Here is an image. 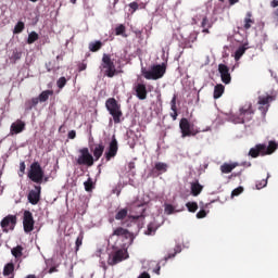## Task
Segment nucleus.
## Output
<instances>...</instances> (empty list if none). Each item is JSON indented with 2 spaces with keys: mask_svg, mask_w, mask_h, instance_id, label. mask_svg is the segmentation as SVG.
<instances>
[{
  "mask_svg": "<svg viewBox=\"0 0 278 278\" xmlns=\"http://www.w3.org/2000/svg\"><path fill=\"white\" fill-rule=\"evenodd\" d=\"M278 149V143L275 141H269L268 147L264 143H258L249 151L250 157H260V155H273L275 150Z\"/></svg>",
  "mask_w": 278,
  "mask_h": 278,
  "instance_id": "nucleus-1",
  "label": "nucleus"
},
{
  "mask_svg": "<svg viewBox=\"0 0 278 278\" xmlns=\"http://www.w3.org/2000/svg\"><path fill=\"white\" fill-rule=\"evenodd\" d=\"M141 74L144 77V79H153L154 81L157 79H162L164 75L166 74V64H156L151 66V71H148L147 68H141Z\"/></svg>",
  "mask_w": 278,
  "mask_h": 278,
  "instance_id": "nucleus-2",
  "label": "nucleus"
},
{
  "mask_svg": "<svg viewBox=\"0 0 278 278\" xmlns=\"http://www.w3.org/2000/svg\"><path fill=\"white\" fill-rule=\"evenodd\" d=\"M254 115L255 110H253V104L251 102L245 103L243 106L239 109L238 116H233V123H249L250 121H253Z\"/></svg>",
  "mask_w": 278,
  "mask_h": 278,
  "instance_id": "nucleus-3",
  "label": "nucleus"
},
{
  "mask_svg": "<svg viewBox=\"0 0 278 278\" xmlns=\"http://www.w3.org/2000/svg\"><path fill=\"white\" fill-rule=\"evenodd\" d=\"M105 108L113 117L115 125H118V123H121V117L123 116V111L121 110L118 101H116L115 98H109L105 101Z\"/></svg>",
  "mask_w": 278,
  "mask_h": 278,
  "instance_id": "nucleus-4",
  "label": "nucleus"
},
{
  "mask_svg": "<svg viewBox=\"0 0 278 278\" xmlns=\"http://www.w3.org/2000/svg\"><path fill=\"white\" fill-rule=\"evenodd\" d=\"M101 68H103L104 75L106 77L112 78L115 75H118V72L116 71V65L114 64V61H112V55L110 54H103Z\"/></svg>",
  "mask_w": 278,
  "mask_h": 278,
  "instance_id": "nucleus-5",
  "label": "nucleus"
},
{
  "mask_svg": "<svg viewBox=\"0 0 278 278\" xmlns=\"http://www.w3.org/2000/svg\"><path fill=\"white\" fill-rule=\"evenodd\" d=\"M179 128L181 131V138H190L192 136H197V134L200 132V130L194 127V124H190V121H188L186 117L180 119Z\"/></svg>",
  "mask_w": 278,
  "mask_h": 278,
  "instance_id": "nucleus-6",
  "label": "nucleus"
},
{
  "mask_svg": "<svg viewBox=\"0 0 278 278\" xmlns=\"http://www.w3.org/2000/svg\"><path fill=\"white\" fill-rule=\"evenodd\" d=\"M78 153L79 155L76 159L78 166H94V156H92L88 148L79 149Z\"/></svg>",
  "mask_w": 278,
  "mask_h": 278,
  "instance_id": "nucleus-7",
  "label": "nucleus"
},
{
  "mask_svg": "<svg viewBox=\"0 0 278 278\" xmlns=\"http://www.w3.org/2000/svg\"><path fill=\"white\" fill-rule=\"evenodd\" d=\"M28 177L35 184H42V179H45V170H42V167L40 166V163L34 162L30 165V169L28 172Z\"/></svg>",
  "mask_w": 278,
  "mask_h": 278,
  "instance_id": "nucleus-8",
  "label": "nucleus"
},
{
  "mask_svg": "<svg viewBox=\"0 0 278 278\" xmlns=\"http://www.w3.org/2000/svg\"><path fill=\"white\" fill-rule=\"evenodd\" d=\"M277 99L276 96H260L258 97V110L262 113V117L265 118L266 114L268 113V110H270V103H273V101H275Z\"/></svg>",
  "mask_w": 278,
  "mask_h": 278,
  "instance_id": "nucleus-9",
  "label": "nucleus"
},
{
  "mask_svg": "<svg viewBox=\"0 0 278 278\" xmlns=\"http://www.w3.org/2000/svg\"><path fill=\"white\" fill-rule=\"evenodd\" d=\"M127 257H129L127 250L119 249L109 255L108 264L109 266H116V264H121V262H124V260H127Z\"/></svg>",
  "mask_w": 278,
  "mask_h": 278,
  "instance_id": "nucleus-10",
  "label": "nucleus"
},
{
  "mask_svg": "<svg viewBox=\"0 0 278 278\" xmlns=\"http://www.w3.org/2000/svg\"><path fill=\"white\" fill-rule=\"evenodd\" d=\"M16 215L5 216L0 223L2 231L4 233H8V231H14V228L16 227Z\"/></svg>",
  "mask_w": 278,
  "mask_h": 278,
  "instance_id": "nucleus-11",
  "label": "nucleus"
},
{
  "mask_svg": "<svg viewBox=\"0 0 278 278\" xmlns=\"http://www.w3.org/2000/svg\"><path fill=\"white\" fill-rule=\"evenodd\" d=\"M118 153V141L116 140V137L113 136L111 142L109 143L108 151L104 153V157L106 162H110V160L114 159L115 155Z\"/></svg>",
  "mask_w": 278,
  "mask_h": 278,
  "instance_id": "nucleus-12",
  "label": "nucleus"
},
{
  "mask_svg": "<svg viewBox=\"0 0 278 278\" xmlns=\"http://www.w3.org/2000/svg\"><path fill=\"white\" fill-rule=\"evenodd\" d=\"M34 225H36V222L34 220V214H31L29 211H25L23 217V227L25 233H31Z\"/></svg>",
  "mask_w": 278,
  "mask_h": 278,
  "instance_id": "nucleus-13",
  "label": "nucleus"
},
{
  "mask_svg": "<svg viewBox=\"0 0 278 278\" xmlns=\"http://www.w3.org/2000/svg\"><path fill=\"white\" fill-rule=\"evenodd\" d=\"M40 190H42L40 186H35V190L29 191L28 201L31 205H38L40 202Z\"/></svg>",
  "mask_w": 278,
  "mask_h": 278,
  "instance_id": "nucleus-14",
  "label": "nucleus"
},
{
  "mask_svg": "<svg viewBox=\"0 0 278 278\" xmlns=\"http://www.w3.org/2000/svg\"><path fill=\"white\" fill-rule=\"evenodd\" d=\"M168 170V165L166 163L157 162L154 165V168L151 169L150 176L151 177H160L162 173H166Z\"/></svg>",
  "mask_w": 278,
  "mask_h": 278,
  "instance_id": "nucleus-15",
  "label": "nucleus"
},
{
  "mask_svg": "<svg viewBox=\"0 0 278 278\" xmlns=\"http://www.w3.org/2000/svg\"><path fill=\"white\" fill-rule=\"evenodd\" d=\"M218 72L223 84H231V74H229V67L225 64L218 65Z\"/></svg>",
  "mask_w": 278,
  "mask_h": 278,
  "instance_id": "nucleus-16",
  "label": "nucleus"
},
{
  "mask_svg": "<svg viewBox=\"0 0 278 278\" xmlns=\"http://www.w3.org/2000/svg\"><path fill=\"white\" fill-rule=\"evenodd\" d=\"M135 92H136V97L137 99H139V101H144V99H147V94H149V91H147V85L144 84H137L134 88Z\"/></svg>",
  "mask_w": 278,
  "mask_h": 278,
  "instance_id": "nucleus-17",
  "label": "nucleus"
},
{
  "mask_svg": "<svg viewBox=\"0 0 278 278\" xmlns=\"http://www.w3.org/2000/svg\"><path fill=\"white\" fill-rule=\"evenodd\" d=\"M114 236H116L117 238H126V240L129 238L130 240H134L131 232H129L126 228L123 227L115 228L110 238H114Z\"/></svg>",
  "mask_w": 278,
  "mask_h": 278,
  "instance_id": "nucleus-18",
  "label": "nucleus"
},
{
  "mask_svg": "<svg viewBox=\"0 0 278 278\" xmlns=\"http://www.w3.org/2000/svg\"><path fill=\"white\" fill-rule=\"evenodd\" d=\"M25 126H26L25 122H23L22 119H16V122H14L11 125V128H10L11 136L23 134V131H25Z\"/></svg>",
  "mask_w": 278,
  "mask_h": 278,
  "instance_id": "nucleus-19",
  "label": "nucleus"
},
{
  "mask_svg": "<svg viewBox=\"0 0 278 278\" xmlns=\"http://www.w3.org/2000/svg\"><path fill=\"white\" fill-rule=\"evenodd\" d=\"M253 25H255V20L253 18V13L249 11L243 20V29H245V31H249V29L253 27Z\"/></svg>",
  "mask_w": 278,
  "mask_h": 278,
  "instance_id": "nucleus-20",
  "label": "nucleus"
},
{
  "mask_svg": "<svg viewBox=\"0 0 278 278\" xmlns=\"http://www.w3.org/2000/svg\"><path fill=\"white\" fill-rule=\"evenodd\" d=\"M104 151H105V146L103 144V142L96 144L93 149V157H94L93 160L96 162H99Z\"/></svg>",
  "mask_w": 278,
  "mask_h": 278,
  "instance_id": "nucleus-21",
  "label": "nucleus"
},
{
  "mask_svg": "<svg viewBox=\"0 0 278 278\" xmlns=\"http://www.w3.org/2000/svg\"><path fill=\"white\" fill-rule=\"evenodd\" d=\"M23 251H25L23 245H16L15 248H12L11 254L13 257H15V262H21V257H23Z\"/></svg>",
  "mask_w": 278,
  "mask_h": 278,
  "instance_id": "nucleus-22",
  "label": "nucleus"
},
{
  "mask_svg": "<svg viewBox=\"0 0 278 278\" xmlns=\"http://www.w3.org/2000/svg\"><path fill=\"white\" fill-rule=\"evenodd\" d=\"M201 192H203V186L199 182V180L191 182L192 197H199V194H201Z\"/></svg>",
  "mask_w": 278,
  "mask_h": 278,
  "instance_id": "nucleus-23",
  "label": "nucleus"
},
{
  "mask_svg": "<svg viewBox=\"0 0 278 278\" xmlns=\"http://www.w3.org/2000/svg\"><path fill=\"white\" fill-rule=\"evenodd\" d=\"M238 166V163H224L220 166V172L224 173L225 175H229V173H231L233 170V168H236Z\"/></svg>",
  "mask_w": 278,
  "mask_h": 278,
  "instance_id": "nucleus-24",
  "label": "nucleus"
},
{
  "mask_svg": "<svg viewBox=\"0 0 278 278\" xmlns=\"http://www.w3.org/2000/svg\"><path fill=\"white\" fill-rule=\"evenodd\" d=\"M49 97H53V90L42 91L37 99L39 103H46V101H49Z\"/></svg>",
  "mask_w": 278,
  "mask_h": 278,
  "instance_id": "nucleus-25",
  "label": "nucleus"
},
{
  "mask_svg": "<svg viewBox=\"0 0 278 278\" xmlns=\"http://www.w3.org/2000/svg\"><path fill=\"white\" fill-rule=\"evenodd\" d=\"M155 231H157V224L155 222H151L147 226V230H144L146 236H155Z\"/></svg>",
  "mask_w": 278,
  "mask_h": 278,
  "instance_id": "nucleus-26",
  "label": "nucleus"
},
{
  "mask_svg": "<svg viewBox=\"0 0 278 278\" xmlns=\"http://www.w3.org/2000/svg\"><path fill=\"white\" fill-rule=\"evenodd\" d=\"M38 103H40L38 98H31L30 100H27L25 102L26 112H30V110H34V108H36V105H38Z\"/></svg>",
  "mask_w": 278,
  "mask_h": 278,
  "instance_id": "nucleus-27",
  "label": "nucleus"
},
{
  "mask_svg": "<svg viewBox=\"0 0 278 278\" xmlns=\"http://www.w3.org/2000/svg\"><path fill=\"white\" fill-rule=\"evenodd\" d=\"M2 275L4 277H10V275H14V263H8L3 267Z\"/></svg>",
  "mask_w": 278,
  "mask_h": 278,
  "instance_id": "nucleus-28",
  "label": "nucleus"
},
{
  "mask_svg": "<svg viewBox=\"0 0 278 278\" xmlns=\"http://www.w3.org/2000/svg\"><path fill=\"white\" fill-rule=\"evenodd\" d=\"M225 92V86L223 85H216L214 88L213 97L214 99H220Z\"/></svg>",
  "mask_w": 278,
  "mask_h": 278,
  "instance_id": "nucleus-29",
  "label": "nucleus"
},
{
  "mask_svg": "<svg viewBox=\"0 0 278 278\" xmlns=\"http://www.w3.org/2000/svg\"><path fill=\"white\" fill-rule=\"evenodd\" d=\"M128 214H129V210L128 208H121L115 214V220H125V218H127Z\"/></svg>",
  "mask_w": 278,
  "mask_h": 278,
  "instance_id": "nucleus-30",
  "label": "nucleus"
},
{
  "mask_svg": "<svg viewBox=\"0 0 278 278\" xmlns=\"http://www.w3.org/2000/svg\"><path fill=\"white\" fill-rule=\"evenodd\" d=\"M101 47H103V42L101 41L90 42L89 51H91L92 53H97V51H100Z\"/></svg>",
  "mask_w": 278,
  "mask_h": 278,
  "instance_id": "nucleus-31",
  "label": "nucleus"
},
{
  "mask_svg": "<svg viewBox=\"0 0 278 278\" xmlns=\"http://www.w3.org/2000/svg\"><path fill=\"white\" fill-rule=\"evenodd\" d=\"M247 52V48L244 46L239 47L235 52V60L238 62L240 58H242V54Z\"/></svg>",
  "mask_w": 278,
  "mask_h": 278,
  "instance_id": "nucleus-32",
  "label": "nucleus"
},
{
  "mask_svg": "<svg viewBox=\"0 0 278 278\" xmlns=\"http://www.w3.org/2000/svg\"><path fill=\"white\" fill-rule=\"evenodd\" d=\"M186 207L188 212H191L192 214H194V212L199 210V204L197 202H187Z\"/></svg>",
  "mask_w": 278,
  "mask_h": 278,
  "instance_id": "nucleus-33",
  "label": "nucleus"
},
{
  "mask_svg": "<svg viewBox=\"0 0 278 278\" xmlns=\"http://www.w3.org/2000/svg\"><path fill=\"white\" fill-rule=\"evenodd\" d=\"M177 253H181V250L179 249V247H176L174 249V252L169 253L167 256L164 257L163 265H165L166 262H168V260H173V257H175V255H177Z\"/></svg>",
  "mask_w": 278,
  "mask_h": 278,
  "instance_id": "nucleus-34",
  "label": "nucleus"
},
{
  "mask_svg": "<svg viewBox=\"0 0 278 278\" xmlns=\"http://www.w3.org/2000/svg\"><path fill=\"white\" fill-rule=\"evenodd\" d=\"M38 38H40V37L38 36V33L31 31V33L28 35L27 45H34V42H36V40H38Z\"/></svg>",
  "mask_w": 278,
  "mask_h": 278,
  "instance_id": "nucleus-35",
  "label": "nucleus"
},
{
  "mask_svg": "<svg viewBox=\"0 0 278 278\" xmlns=\"http://www.w3.org/2000/svg\"><path fill=\"white\" fill-rule=\"evenodd\" d=\"M25 29V23L23 22H17L13 29V34H22V31Z\"/></svg>",
  "mask_w": 278,
  "mask_h": 278,
  "instance_id": "nucleus-36",
  "label": "nucleus"
},
{
  "mask_svg": "<svg viewBox=\"0 0 278 278\" xmlns=\"http://www.w3.org/2000/svg\"><path fill=\"white\" fill-rule=\"evenodd\" d=\"M84 186H85L86 192H92V189L94 188L92 178H88V180L84 182Z\"/></svg>",
  "mask_w": 278,
  "mask_h": 278,
  "instance_id": "nucleus-37",
  "label": "nucleus"
},
{
  "mask_svg": "<svg viewBox=\"0 0 278 278\" xmlns=\"http://www.w3.org/2000/svg\"><path fill=\"white\" fill-rule=\"evenodd\" d=\"M67 81H68V80L66 79V77H64V76L60 77V78L56 80V86H58V88H59L60 90H62V88H64V86H66Z\"/></svg>",
  "mask_w": 278,
  "mask_h": 278,
  "instance_id": "nucleus-38",
  "label": "nucleus"
},
{
  "mask_svg": "<svg viewBox=\"0 0 278 278\" xmlns=\"http://www.w3.org/2000/svg\"><path fill=\"white\" fill-rule=\"evenodd\" d=\"M81 244H84V233H80L76 239V248H75L76 253L77 251H79V247H81Z\"/></svg>",
  "mask_w": 278,
  "mask_h": 278,
  "instance_id": "nucleus-39",
  "label": "nucleus"
},
{
  "mask_svg": "<svg viewBox=\"0 0 278 278\" xmlns=\"http://www.w3.org/2000/svg\"><path fill=\"white\" fill-rule=\"evenodd\" d=\"M144 212H146V210L142 208L140 215H130L129 219L130 220H140V218H142V220H144Z\"/></svg>",
  "mask_w": 278,
  "mask_h": 278,
  "instance_id": "nucleus-40",
  "label": "nucleus"
},
{
  "mask_svg": "<svg viewBox=\"0 0 278 278\" xmlns=\"http://www.w3.org/2000/svg\"><path fill=\"white\" fill-rule=\"evenodd\" d=\"M199 38V31H192L188 37V42H197V39Z\"/></svg>",
  "mask_w": 278,
  "mask_h": 278,
  "instance_id": "nucleus-41",
  "label": "nucleus"
},
{
  "mask_svg": "<svg viewBox=\"0 0 278 278\" xmlns=\"http://www.w3.org/2000/svg\"><path fill=\"white\" fill-rule=\"evenodd\" d=\"M125 33V25L121 24L115 28V36H123Z\"/></svg>",
  "mask_w": 278,
  "mask_h": 278,
  "instance_id": "nucleus-42",
  "label": "nucleus"
},
{
  "mask_svg": "<svg viewBox=\"0 0 278 278\" xmlns=\"http://www.w3.org/2000/svg\"><path fill=\"white\" fill-rule=\"evenodd\" d=\"M242 192H244V188L238 187L235 190H232L231 197H240V194H242Z\"/></svg>",
  "mask_w": 278,
  "mask_h": 278,
  "instance_id": "nucleus-43",
  "label": "nucleus"
},
{
  "mask_svg": "<svg viewBox=\"0 0 278 278\" xmlns=\"http://www.w3.org/2000/svg\"><path fill=\"white\" fill-rule=\"evenodd\" d=\"M201 27H203V28L212 27V24H210V20H207V17H203L202 23H201Z\"/></svg>",
  "mask_w": 278,
  "mask_h": 278,
  "instance_id": "nucleus-44",
  "label": "nucleus"
},
{
  "mask_svg": "<svg viewBox=\"0 0 278 278\" xmlns=\"http://www.w3.org/2000/svg\"><path fill=\"white\" fill-rule=\"evenodd\" d=\"M175 212V207L172 204H165V213L173 214Z\"/></svg>",
  "mask_w": 278,
  "mask_h": 278,
  "instance_id": "nucleus-45",
  "label": "nucleus"
},
{
  "mask_svg": "<svg viewBox=\"0 0 278 278\" xmlns=\"http://www.w3.org/2000/svg\"><path fill=\"white\" fill-rule=\"evenodd\" d=\"M129 8H130V10H132V11H131V14H134V12H136V11L138 10L139 4H138V2H131V3L129 4Z\"/></svg>",
  "mask_w": 278,
  "mask_h": 278,
  "instance_id": "nucleus-46",
  "label": "nucleus"
},
{
  "mask_svg": "<svg viewBox=\"0 0 278 278\" xmlns=\"http://www.w3.org/2000/svg\"><path fill=\"white\" fill-rule=\"evenodd\" d=\"M207 216V212L205 210H201L197 213V218H205Z\"/></svg>",
  "mask_w": 278,
  "mask_h": 278,
  "instance_id": "nucleus-47",
  "label": "nucleus"
},
{
  "mask_svg": "<svg viewBox=\"0 0 278 278\" xmlns=\"http://www.w3.org/2000/svg\"><path fill=\"white\" fill-rule=\"evenodd\" d=\"M67 138H70V140H75V138H77V132L75 130H71Z\"/></svg>",
  "mask_w": 278,
  "mask_h": 278,
  "instance_id": "nucleus-48",
  "label": "nucleus"
},
{
  "mask_svg": "<svg viewBox=\"0 0 278 278\" xmlns=\"http://www.w3.org/2000/svg\"><path fill=\"white\" fill-rule=\"evenodd\" d=\"M86 68H88V65H87L86 63H80V64L78 65L79 72L86 71Z\"/></svg>",
  "mask_w": 278,
  "mask_h": 278,
  "instance_id": "nucleus-49",
  "label": "nucleus"
},
{
  "mask_svg": "<svg viewBox=\"0 0 278 278\" xmlns=\"http://www.w3.org/2000/svg\"><path fill=\"white\" fill-rule=\"evenodd\" d=\"M25 168H26L25 162H22V163L20 164V170H21L22 174L25 173Z\"/></svg>",
  "mask_w": 278,
  "mask_h": 278,
  "instance_id": "nucleus-50",
  "label": "nucleus"
},
{
  "mask_svg": "<svg viewBox=\"0 0 278 278\" xmlns=\"http://www.w3.org/2000/svg\"><path fill=\"white\" fill-rule=\"evenodd\" d=\"M270 7H271V8H278V0H273V1L270 2Z\"/></svg>",
  "mask_w": 278,
  "mask_h": 278,
  "instance_id": "nucleus-51",
  "label": "nucleus"
},
{
  "mask_svg": "<svg viewBox=\"0 0 278 278\" xmlns=\"http://www.w3.org/2000/svg\"><path fill=\"white\" fill-rule=\"evenodd\" d=\"M170 116H172L173 121H177V116H179V114L177 112H173V113H170Z\"/></svg>",
  "mask_w": 278,
  "mask_h": 278,
  "instance_id": "nucleus-52",
  "label": "nucleus"
},
{
  "mask_svg": "<svg viewBox=\"0 0 278 278\" xmlns=\"http://www.w3.org/2000/svg\"><path fill=\"white\" fill-rule=\"evenodd\" d=\"M266 184H268V181L263 180V184L256 185V187H257V189L260 190V188H265Z\"/></svg>",
  "mask_w": 278,
  "mask_h": 278,
  "instance_id": "nucleus-53",
  "label": "nucleus"
},
{
  "mask_svg": "<svg viewBox=\"0 0 278 278\" xmlns=\"http://www.w3.org/2000/svg\"><path fill=\"white\" fill-rule=\"evenodd\" d=\"M170 105H177V96H174L172 101H170Z\"/></svg>",
  "mask_w": 278,
  "mask_h": 278,
  "instance_id": "nucleus-54",
  "label": "nucleus"
},
{
  "mask_svg": "<svg viewBox=\"0 0 278 278\" xmlns=\"http://www.w3.org/2000/svg\"><path fill=\"white\" fill-rule=\"evenodd\" d=\"M160 264H162V261H160V263L157 264V267H156V269L154 270V273H156V275H160V270H161V266H160Z\"/></svg>",
  "mask_w": 278,
  "mask_h": 278,
  "instance_id": "nucleus-55",
  "label": "nucleus"
},
{
  "mask_svg": "<svg viewBox=\"0 0 278 278\" xmlns=\"http://www.w3.org/2000/svg\"><path fill=\"white\" fill-rule=\"evenodd\" d=\"M229 1V5H236V3H238V1L240 0H228Z\"/></svg>",
  "mask_w": 278,
  "mask_h": 278,
  "instance_id": "nucleus-56",
  "label": "nucleus"
},
{
  "mask_svg": "<svg viewBox=\"0 0 278 278\" xmlns=\"http://www.w3.org/2000/svg\"><path fill=\"white\" fill-rule=\"evenodd\" d=\"M274 16H275L276 21H278V8L274 11Z\"/></svg>",
  "mask_w": 278,
  "mask_h": 278,
  "instance_id": "nucleus-57",
  "label": "nucleus"
},
{
  "mask_svg": "<svg viewBox=\"0 0 278 278\" xmlns=\"http://www.w3.org/2000/svg\"><path fill=\"white\" fill-rule=\"evenodd\" d=\"M170 110H172L173 112H177V104L170 105Z\"/></svg>",
  "mask_w": 278,
  "mask_h": 278,
  "instance_id": "nucleus-58",
  "label": "nucleus"
},
{
  "mask_svg": "<svg viewBox=\"0 0 278 278\" xmlns=\"http://www.w3.org/2000/svg\"><path fill=\"white\" fill-rule=\"evenodd\" d=\"M202 31H203V34H210V28H207V27H206V28H203Z\"/></svg>",
  "mask_w": 278,
  "mask_h": 278,
  "instance_id": "nucleus-59",
  "label": "nucleus"
},
{
  "mask_svg": "<svg viewBox=\"0 0 278 278\" xmlns=\"http://www.w3.org/2000/svg\"><path fill=\"white\" fill-rule=\"evenodd\" d=\"M25 278H36V275H28Z\"/></svg>",
  "mask_w": 278,
  "mask_h": 278,
  "instance_id": "nucleus-60",
  "label": "nucleus"
},
{
  "mask_svg": "<svg viewBox=\"0 0 278 278\" xmlns=\"http://www.w3.org/2000/svg\"><path fill=\"white\" fill-rule=\"evenodd\" d=\"M71 1V3H77V0H70Z\"/></svg>",
  "mask_w": 278,
  "mask_h": 278,
  "instance_id": "nucleus-61",
  "label": "nucleus"
},
{
  "mask_svg": "<svg viewBox=\"0 0 278 278\" xmlns=\"http://www.w3.org/2000/svg\"><path fill=\"white\" fill-rule=\"evenodd\" d=\"M31 1V3H36L38 0H30Z\"/></svg>",
  "mask_w": 278,
  "mask_h": 278,
  "instance_id": "nucleus-62",
  "label": "nucleus"
},
{
  "mask_svg": "<svg viewBox=\"0 0 278 278\" xmlns=\"http://www.w3.org/2000/svg\"><path fill=\"white\" fill-rule=\"evenodd\" d=\"M222 3H225V0H219Z\"/></svg>",
  "mask_w": 278,
  "mask_h": 278,
  "instance_id": "nucleus-63",
  "label": "nucleus"
},
{
  "mask_svg": "<svg viewBox=\"0 0 278 278\" xmlns=\"http://www.w3.org/2000/svg\"><path fill=\"white\" fill-rule=\"evenodd\" d=\"M129 168H134V165H129Z\"/></svg>",
  "mask_w": 278,
  "mask_h": 278,
  "instance_id": "nucleus-64",
  "label": "nucleus"
}]
</instances>
